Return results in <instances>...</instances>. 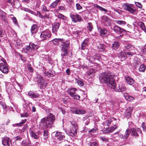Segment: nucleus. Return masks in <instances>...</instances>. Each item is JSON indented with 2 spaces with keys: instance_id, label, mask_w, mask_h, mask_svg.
Listing matches in <instances>:
<instances>
[{
  "instance_id": "f257e3e1",
  "label": "nucleus",
  "mask_w": 146,
  "mask_h": 146,
  "mask_svg": "<svg viewBox=\"0 0 146 146\" xmlns=\"http://www.w3.org/2000/svg\"><path fill=\"white\" fill-rule=\"evenodd\" d=\"M114 76L113 74L107 70L102 73L100 76V80L101 82L105 84L109 83L111 87L112 82H115L113 78Z\"/></svg>"
},
{
  "instance_id": "f03ea898",
  "label": "nucleus",
  "mask_w": 146,
  "mask_h": 146,
  "mask_svg": "<svg viewBox=\"0 0 146 146\" xmlns=\"http://www.w3.org/2000/svg\"><path fill=\"white\" fill-rule=\"evenodd\" d=\"M55 120L54 115L51 113H50L46 118H43L41 120L42 128L46 129L51 127Z\"/></svg>"
},
{
  "instance_id": "7ed1b4c3",
  "label": "nucleus",
  "mask_w": 146,
  "mask_h": 146,
  "mask_svg": "<svg viewBox=\"0 0 146 146\" xmlns=\"http://www.w3.org/2000/svg\"><path fill=\"white\" fill-rule=\"evenodd\" d=\"M113 120L111 119L107 120L104 123V125L105 126H109L112 123L113 126H112L110 128L106 127V130L104 131V133H110L113 131L117 128V126L116 125V119L113 118Z\"/></svg>"
},
{
  "instance_id": "20e7f679",
  "label": "nucleus",
  "mask_w": 146,
  "mask_h": 146,
  "mask_svg": "<svg viewBox=\"0 0 146 146\" xmlns=\"http://www.w3.org/2000/svg\"><path fill=\"white\" fill-rule=\"evenodd\" d=\"M71 124L70 128L67 130V131L69 135L74 137L77 135L78 126L76 122L74 121L71 122Z\"/></svg>"
},
{
  "instance_id": "39448f33",
  "label": "nucleus",
  "mask_w": 146,
  "mask_h": 146,
  "mask_svg": "<svg viewBox=\"0 0 146 146\" xmlns=\"http://www.w3.org/2000/svg\"><path fill=\"white\" fill-rule=\"evenodd\" d=\"M111 87L112 88L114 89L115 91L118 92H122L126 90V88L125 86L123 84H119L118 87H116L115 81L113 82L112 83Z\"/></svg>"
},
{
  "instance_id": "423d86ee",
  "label": "nucleus",
  "mask_w": 146,
  "mask_h": 146,
  "mask_svg": "<svg viewBox=\"0 0 146 146\" xmlns=\"http://www.w3.org/2000/svg\"><path fill=\"white\" fill-rule=\"evenodd\" d=\"M133 5L128 3H126L123 5L124 9L130 13L134 15L136 13V9L133 6Z\"/></svg>"
},
{
  "instance_id": "0eeeda50",
  "label": "nucleus",
  "mask_w": 146,
  "mask_h": 146,
  "mask_svg": "<svg viewBox=\"0 0 146 146\" xmlns=\"http://www.w3.org/2000/svg\"><path fill=\"white\" fill-rule=\"evenodd\" d=\"M36 81L38 83V86L40 89L44 88L47 85V82L43 78L39 75L37 76Z\"/></svg>"
},
{
  "instance_id": "6e6552de",
  "label": "nucleus",
  "mask_w": 146,
  "mask_h": 146,
  "mask_svg": "<svg viewBox=\"0 0 146 146\" xmlns=\"http://www.w3.org/2000/svg\"><path fill=\"white\" fill-rule=\"evenodd\" d=\"M135 54V52L134 50L133 49H131L130 51L127 52H121L119 53L118 57L120 58L121 59V60L122 61L125 59L127 55L129 56H132Z\"/></svg>"
},
{
  "instance_id": "1a4fd4ad",
  "label": "nucleus",
  "mask_w": 146,
  "mask_h": 146,
  "mask_svg": "<svg viewBox=\"0 0 146 146\" xmlns=\"http://www.w3.org/2000/svg\"><path fill=\"white\" fill-rule=\"evenodd\" d=\"M129 127L126 130L125 132H123L119 134V136L121 138L123 139H127L130 133V131L129 130L130 125H133V124L131 122L129 123Z\"/></svg>"
},
{
  "instance_id": "9d476101",
  "label": "nucleus",
  "mask_w": 146,
  "mask_h": 146,
  "mask_svg": "<svg viewBox=\"0 0 146 146\" xmlns=\"http://www.w3.org/2000/svg\"><path fill=\"white\" fill-rule=\"evenodd\" d=\"M50 36V32L48 30L42 31L40 34V38L42 40H47Z\"/></svg>"
},
{
  "instance_id": "9b49d317",
  "label": "nucleus",
  "mask_w": 146,
  "mask_h": 146,
  "mask_svg": "<svg viewBox=\"0 0 146 146\" xmlns=\"http://www.w3.org/2000/svg\"><path fill=\"white\" fill-rule=\"evenodd\" d=\"M101 21L102 23L106 26H110L111 25V20L108 16L104 15L101 17Z\"/></svg>"
},
{
  "instance_id": "f8f14e48",
  "label": "nucleus",
  "mask_w": 146,
  "mask_h": 146,
  "mask_svg": "<svg viewBox=\"0 0 146 146\" xmlns=\"http://www.w3.org/2000/svg\"><path fill=\"white\" fill-rule=\"evenodd\" d=\"M69 90L70 91H68V93L72 98L76 100H79L80 98V96L76 93L73 92H74L76 91V88H70Z\"/></svg>"
},
{
  "instance_id": "ddd939ff",
  "label": "nucleus",
  "mask_w": 146,
  "mask_h": 146,
  "mask_svg": "<svg viewBox=\"0 0 146 146\" xmlns=\"http://www.w3.org/2000/svg\"><path fill=\"white\" fill-rule=\"evenodd\" d=\"M129 130L131 132V135H132L135 137L138 136L139 134L141 135L142 132L140 128H130V127Z\"/></svg>"
},
{
  "instance_id": "4468645a",
  "label": "nucleus",
  "mask_w": 146,
  "mask_h": 146,
  "mask_svg": "<svg viewBox=\"0 0 146 146\" xmlns=\"http://www.w3.org/2000/svg\"><path fill=\"white\" fill-rule=\"evenodd\" d=\"M98 30L100 35L102 36H106L109 34V31L106 28L99 27H98Z\"/></svg>"
},
{
  "instance_id": "2eb2a0df",
  "label": "nucleus",
  "mask_w": 146,
  "mask_h": 146,
  "mask_svg": "<svg viewBox=\"0 0 146 146\" xmlns=\"http://www.w3.org/2000/svg\"><path fill=\"white\" fill-rule=\"evenodd\" d=\"M70 17L72 19V21L75 22L82 21V18L81 16L76 14H72L71 13L70 14Z\"/></svg>"
},
{
  "instance_id": "dca6fc26",
  "label": "nucleus",
  "mask_w": 146,
  "mask_h": 146,
  "mask_svg": "<svg viewBox=\"0 0 146 146\" xmlns=\"http://www.w3.org/2000/svg\"><path fill=\"white\" fill-rule=\"evenodd\" d=\"M2 141L4 146H12L11 140L9 137H5L3 139Z\"/></svg>"
},
{
  "instance_id": "f3484780",
  "label": "nucleus",
  "mask_w": 146,
  "mask_h": 146,
  "mask_svg": "<svg viewBox=\"0 0 146 146\" xmlns=\"http://www.w3.org/2000/svg\"><path fill=\"white\" fill-rule=\"evenodd\" d=\"M7 13L0 9V17L1 19L5 23L8 22L7 19Z\"/></svg>"
},
{
  "instance_id": "a211bd4d",
  "label": "nucleus",
  "mask_w": 146,
  "mask_h": 146,
  "mask_svg": "<svg viewBox=\"0 0 146 146\" xmlns=\"http://www.w3.org/2000/svg\"><path fill=\"white\" fill-rule=\"evenodd\" d=\"M7 64H3L2 62L0 63V70L4 73H7L8 72V69L7 66Z\"/></svg>"
},
{
  "instance_id": "6ab92c4d",
  "label": "nucleus",
  "mask_w": 146,
  "mask_h": 146,
  "mask_svg": "<svg viewBox=\"0 0 146 146\" xmlns=\"http://www.w3.org/2000/svg\"><path fill=\"white\" fill-rule=\"evenodd\" d=\"M39 47L38 45L36 43H30L29 46H27L26 47L27 50H29V49L31 50H35L38 49Z\"/></svg>"
},
{
  "instance_id": "aec40b11",
  "label": "nucleus",
  "mask_w": 146,
  "mask_h": 146,
  "mask_svg": "<svg viewBox=\"0 0 146 146\" xmlns=\"http://www.w3.org/2000/svg\"><path fill=\"white\" fill-rule=\"evenodd\" d=\"M60 45L62 46V48H64V49H67L70 45V42L69 40L63 41L62 39Z\"/></svg>"
},
{
  "instance_id": "412c9836",
  "label": "nucleus",
  "mask_w": 146,
  "mask_h": 146,
  "mask_svg": "<svg viewBox=\"0 0 146 146\" xmlns=\"http://www.w3.org/2000/svg\"><path fill=\"white\" fill-rule=\"evenodd\" d=\"M60 25L59 22H56L54 23L52 26V32L55 34L57 32Z\"/></svg>"
},
{
  "instance_id": "4be33fe9",
  "label": "nucleus",
  "mask_w": 146,
  "mask_h": 146,
  "mask_svg": "<svg viewBox=\"0 0 146 146\" xmlns=\"http://www.w3.org/2000/svg\"><path fill=\"white\" fill-rule=\"evenodd\" d=\"M125 80L126 83L130 85H132L134 82V80L133 78L129 76L125 77Z\"/></svg>"
},
{
  "instance_id": "5701e85b",
  "label": "nucleus",
  "mask_w": 146,
  "mask_h": 146,
  "mask_svg": "<svg viewBox=\"0 0 146 146\" xmlns=\"http://www.w3.org/2000/svg\"><path fill=\"white\" fill-rule=\"evenodd\" d=\"M113 29L115 32L118 34H121L125 31L124 29L116 25L113 26Z\"/></svg>"
},
{
  "instance_id": "b1692460",
  "label": "nucleus",
  "mask_w": 146,
  "mask_h": 146,
  "mask_svg": "<svg viewBox=\"0 0 146 146\" xmlns=\"http://www.w3.org/2000/svg\"><path fill=\"white\" fill-rule=\"evenodd\" d=\"M28 95L31 98H36L39 97V94L36 92H34L32 91H29L28 94Z\"/></svg>"
},
{
  "instance_id": "393cba45",
  "label": "nucleus",
  "mask_w": 146,
  "mask_h": 146,
  "mask_svg": "<svg viewBox=\"0 0 146 146\" xmlns=\"http://www.w3.org/2000/svg\"><path fill=\"white\" fill-rule=\"evenodd\" d=\"M89 42V39H86L84 40L82 43L81 45V48L82 49L84 50L86 46L88 45Z\"/></svg>"
},
{
  "instance_id": "a878e982",
  "label": "nucleus",
  "mask_w": 146,
  "mask_h": 146,
  "mask_svg": "<svg viewBox=\"0 0 146 146\" xmlns=\"http://www.w3.org/2000/svg\"><path fill=\"white\" fill-rule=\"evenodd\" d=\"M55 137L56 138L60 141L62 140L64 137L63 134L61 132H56L55 134Z\"/></svg>"
},
{
  "instance_id": "bb28decb",
  "label": "nucleus",
  "mask_w": 146,
  "mask_h": 146,
  "mask_svg": "<svg viewBox=\"0 0 146 146\" xmlns=\"http://www.w3.org/2000/svg\"><path fill=\"white\" fill-rule=\"evenodd\" d=\"M132 112V109L130 108H129L125 111V114L127 117L128 118L131 116Z\"/></svg>"
},
{
  "instance_id": "cd10ccee",
  "label": "nucleus",
  "mask_w": 146,
  "mask_h": 146,
  "mask_svg": "<svg viewBox=\"0 0 146 146\" xmlns=\"http://www.w3.org/2000/svg\"><path fill=\"white\" fill-rule=\"evenodd\" d=\"M120 43L118 41L114 42L112 44V48L113 49L117 50L119 47Z\"/></svg>"
},
{
  "instance_id": "c85d7f7f",
  "label": "nucleus",
  "mask_w": 146,
  "mask_h": 146,
  "mask_svg": "<svg viewBox=\"0 0 146 146\" xmlns=\"http://www.w3.org/2000/svg\"><path fill=\"white\" fill-rule=\"evenodd\" d=\"M61 51V56L62 58H63L64 56L67 55L68 53V50L67 49H64V48H62Z\"/></svg>"
},
{
  "instance_id": "c756f323",
  "label": "nucleus",
  "mask_w": 146,
  "mask_h": 146,
  "mask_svg": "<svg viewBox=\"0 0 146 146\" xmlns=\"http://www.w3.org/2000/svg\"><path fill=\"white\" fill-rule=\"evenodd\" d=\"M86 113V111L82 108H77V114H83Z\"/></svg>"
},
{
  "instance_id": "7c9ffc66",
  "label": "nucleus",
  "mask_w": 146,
  "mask_h": 146,
  "mask_svg": "<svg viewBox=\"0 0 146 146\" xmlns=\"http://www.w3.org/2000/svg\"><path fill=\"white\" fill-rule=\"evenodd\" d=\"M38 30V28L37 25L35 24H34L31 27V32L33 34H35L37 33Z\"/></svg>"
},
{
  "instance_id": "2f4dec72",
  "label": "nucleus",
  "mask_w": 146,
  "mask_h": 146,
  "mask_svg": "<svg viewBox=\"0 0 146 146\" xmlns=\"http://www.w3.org/2000/svg\"><path fill=\"white\" fill-rule=\"evenodd\" d=\"M124 96L125 99L127 100L132 101L135 100L134 97L128 95L127 93H125L124 94Z\"/></svg>"
},
{
  "instance_id": "473e14b6",
  "label": "nucleus",
  "mask_w": 146,
  "mask_h": 146,
  "mask_svg": "<svg viewBox=\"0 0 146 146\" xmlns=\"http://www.w3.org/2000/svg\"><path fill=\"white\" fill-rule=\"evenodd\" d=\"M138 25L141 29L146 33V28L145 27L144 23L142 22L139 21L138 23Z\"/></svg>"
},
{
  "instance_id": "72a5a7b5",
  "label": "nucleus",
  "mask_w": 146,
  "mask_h": 146,
  "mask_svg": "<svg viewBox=\"0 0 146 146\" xmlns=\"http://www.w3.org/2000/svg\"><path fill=\"white\" fill-rule=\"evenodd\" d=\"M31 136L33 138L37 139L39 138V136H38L33 131L31 130L30 131Z\"/></svg>"
},
{
  "instance_id": "f704fd0d",
  "label": "nucleus",
  "mask_w": 146,
  "mask_h": 146,
  "mask_svg": "<svg viewBox=\"0 0 146 146\" xmlns=\"http://www.w3.org/2000/svg\"><path fill=\"white\" fill-rule=\"evenodd\" d=\"M62 39L59 38H55L52 40V43L56 45L58 44H60V43L61 42Z\"/></svg>"
},
{
  "instance_id": "c9c22d12",
  "label": "nucleus",
  "mask_w": 146,
  "mask_h": 146,
  "mask_svg": "<svg viewBox=\"0 0 146 146\" xmlns=\"http://www.w3.org/2000/svg\"><path fill=\"white\" fill-rule=\"evenodd\" d=\"M30 141L29 140H23L22 143V146H30Z\"/></svg>"
},
{
  "instance_id": "e433bc0d",
  "label": "nucleus",
  "mask_w": 146,
  "mask_h": 146,
  "mask_svg": "<svg viewBox=\"0 0 146 146\" xmlns=\"http://www.w3.org/2000/svg\"><path fill=\"white\" fill-rule=\"evenodd\" d=\"M94 7H96L100 11H104L106 13L108 12V11L107 10H106V9L103 8L102 7H101L97 5L96 4H95L94 5Z\"/></svg>"
},
{
  "instance_id": "4c0bfd02",
  "label": "nucleus",
  "mask_w": 146,
  "mask_h": 146,
  "mask_svg": "<svg viewBox=\"0 0 146 146\" xmlns=\"http://www.w3.org/2000/svg\"><path fill=\"white\" fill-rule=\"evenodd\" d=\"M115 22L117 24L121 26L124 25L126 23L125 21L122 20H116Z\"/></svg>"
},
{
  "instance_id": "58836bf2",
  "label": "nucleus",
  "mask_w": 146,
  "mask_h": 146,
  "mask_svg": "<svg viewBox=\"0 0 146 146\" xmlns=\"http://www.w3.org/2000/svg\"><path fill=\"white\" fill-rule=\"evenodd\" d=\"M57 16L58 18L61 19L63 20L66 21L67 19V18L66 17L63 15L62 14L60 13H58V14L57 15H56Z\"/></svg>"
},
{
  "instance_id": "ea45409f",
  "label": "nucleus",
  "mask_w": 146,
  "mask_h": 146,
  "mask_svg": "<svg viewBox=\"0 0 146 146\" xmlns=\"http://www.w3.org/2000/svg\"><path fill=\"white\" fill-rule=\"evenodd\" d=\"M98 48L100 51H104L105 49L104 45L102 44H99L98 46Z\"/></svg>"
},
{
  "instance_id": "a19ab883",
  "label": "nucleus",
  "mask_w": 146,
  "mask_h": 146,
  "mask_svg": "<svg viewBox=\"0 0 146 146\" xmlns=\"http://www.w3.org/2000/svg\"><path fill=\"white\" fill-rule=\"evenodd\" d=\"M76 80H77V83L78 85L81 86H84V83L82 79L78 78Z\"/></svg>"
},
{
  "instance_id": "79ce46f5",
  "label": "nucleus",
  "mask_w": 146,
  "mask_h": 146,
  "mask_svg": "<svg viewBox=\"0 0 146 146\" xmlns=\"http://www.w3.org/2000/svg\"><path fill=\"white\" fill-rule=\"evenodd\" d=\"M146 67L144 64H142L140 66L139 70L140 71L143 72L145 70Z\"/></svg>"
},
{
  "instance_id": "37998d69",
  "label": "nucleus",
  "mask_w": 146,
  "mask_h": 146,
  "mask_svg": "<svg viewBox=\"0 0 146 146\" xmlns=\"http://www.w3.org/2000/svg\"><path fill=\"white\" fill-rule=\"evenodd\" d=\"M44 138L46 139L48 138V131L47 130H44Z\"/></svg>"
},
{
  "instance_id": "c03bdc74",
  "label": "nucleus",
  "mask_w": 146,
  "mask_h": 146,
  "mask_svg": "<svg viewBox=\"0 0 146 146\" xmlns=\"http://www.w3.org/2000/svg\"><path fill=\"white\" fill-rule=\"evenodd\" d=\"M87 28L90 31H91L93 29L92 25L91 23H88Z\"/></svg>"
},
{
  "instance_id": "a18cd8bd",
  "label": "nucleus",
  "mask_w": 146,
  "mask_h": 146,
  "mask_svg": "<svg viewBox=\"0 0 146 146\" xmlns=\"http://www.w3.org/2000/svg\"><path fill=\"white\" fill-rule=\"evenodd\" d=\"M45 75L49 77H52L54 76V74L53 73L47 72H45Z\"/></svg>"
},
{
  "instance_id": "49530a36",
  "label": "nucleus",
  "mask_w": 146,
  "mask_h": 146,
  "mask_svg": "<svg viewBox=\"0 0 146 146\" xmlns=\"http://www.w3.org/2000/svg\"><path fill=\"white\" fill-rule=\"evenodd\" d=\"M71 111L75 114H77V108L72 107L70 108Z\"/></svg>"
},
{
  "instance_id": "de8ad7c7",
  "label": "nucleus",
  "mask_w": 146,
  "mask_h": 146,
  "mask_svg": "<svg viewBox=\"0 0 146 146\" xmlns=\"http://www.w3.org/2000/svg\"><path fill=\"white\" fill-rule=\"evenodd\" d=\"M132 47V45L129 44H127L125 45V47L127 49H129Z\"/></svg>"
},
{
  "instance_id": "09e8293b",
  "label": "nucleus",
  "mask_w": 146,
  "mask_h": 146,
  "mask_svg": "<svg viewBox=\"0 0 146 146\" xmlns=\"http://www.w3.org/2000/svg\"><path fill=\"white\" fill-rule=\"evenodd\" d=\"M90 146H99L98 143L96 142H90Z\"/></svg>"
},
{
  "instance_id": "8fccbe9b",
  "label": "nucleus",
  "mask_w": 146,
  "mask_h": 146,
  "mask_svg": "<svg viewBox=\"0 0 146 146\" xmlns=\"http://www.w3.org/2000/svg\"><path fill=\"white\" fill-rule=\"evenodd\" d=\"M37 15L42 19H43L44 18V17L42 15L40 11H37Z\"/></svg>"
},
{
  "instance_id": "3c124183",
  "label": "nucleus",
  "mask_w": 146,
  "mask_h": 146,
  "mask_svg": "<svg viewBox=\"0 0 146 146\" xmlns=\"http://www.w3.org/2000/svg\"><path fill=\"white\" fill-rule=\"evenodd\" d=\"M26 121V119H25L24 120H22L20 123H19L17 124V125L19 126H21L23 125V124L25 123Z\"/></svg>"
},
{
  "instance_id": "603ef678",
  "label": "nucleus",
  "mask_w": 146,
  "mask_h": 146,
  "mask_svg": "<svg viewBox=\"0 0 146 146\" xmlns=\"http://www.w3.org/2000/svg\"><path fill=\"white\" fill-rule=\"evenodd\" d=\"M142 94L146 97V88H143Z\"/></svg>"
},
{
  "instance_id": "864d4df0",
  "label": "nucleus",
  "mask_w": 146,
  "mask_h": 146,
  "mask_svg": "<svg viewBox=\"0 0 146 146\" xmlns=\"http://www.w3.org/2000/svg\"><path fill=\"white\" fill-rule=\"evenodd\" d=\"M41 8L42 10L44 11L48 12L49 11L47 9L46 7L45 6L43 5L41 7Z\"/></svg>"
},
{
  "instance_id": "5fc2aeb1",
  "label": "nucleus",
  "mask_w": 146,
  "mask_h": 146,
  "mask_svg": "<svg viewBox=\"0 0 146 146\" xmlns=\"http://www.w3.org/2000/svg\"><path fill=\"white\" fill-rule=\"evenodd\" d=\"M57 5V4L54 1L50 5V7L51 8H54Z\"/></svg>"
},
{
  "instance_id": "6e6d98bb",
  "label": "nucleus",
  "mask_w": 146,
  "mask_h": 146,
  "mask_svg": "<svg viewBox=\"0 0 146 146\" xmlns=\"http://www.w3.org/2000/svg\"><path fill=\"white\" fill-rule=\"evenodd\" d=\"M141 127L143 130L146 131V123H143L142 124Z\"/></svg>"
},
{
  "instance_id": "4d7b16f0",
  "label": "nucleus",
  "mask_w": 146,
  "mask_h": 146,
  "mask_svg": "<svg viewBox=\"0 0 146 146\" xmlns=\"http://www.w3.org/2000/svg\"><path fill=\"white\" fill-rule=\"evenodd\" d=\"M4 125L3 124H0V129H1L0 130V131L3 132V131L4 130Z\"/></svg>"
},
{
  "instance_id": "13d9d810",
  "label": "nucleus",
  "mask_w": 146,
  "mask_h": 146,
  "mask_svg": "<svg viewBox=\"0 0 146 146\" xmlns=\"http://www.w3.org/2000/svg\"><path fill=\"white\" fill-rule=\"evenodd\" d=\"M22 139V137L20 136H17L14 138V140L15 141H17L21 140Z\"/></svg>"
},
{
  "instance_id": "bf43d9fd",
  "label": "nucleus",
  "mask_w": 146,
  "mask_h": 146,
  "mask_svg": "<svg viewBox=\"0 0 146 146\" xmlns=\"http://www.w3.org/2000/svg\"><path fill=\"white\" fill-rule=\"evenodd\" d=\"M135 4L137 6L140 8H141L142 7V5L140 3L137 2H135Z\"/></svg>"
},
{
  "instance_id": "052dcab7",
  "label": "nucleus",
  "mask_w": 146,
  "mask_h": 146,
  "mask_svg": "<svg viewBox=\"0 0 146 146\" xmlns=\"http://www.w3.org/2000/svg\"><path fill=\"white\" fill-rule=\"evenodd\" d=\"M1 104L4 109H5V110L7 108V107H8L5 104L2 102L1 103Z\"/></svg>"
},
{
  "instance_id": "680f3d73",
  "label": "nucleus",
  "mask_w": 146,
  "mask_h": 146,
  "mask_svg": "<svg viewBox=\"0 0 146 146\" xmlns=\"http://www.w3.org/2000/svg\"><path fill=\"white\" fill-rule=\"evenodd\" d=\"M76 8L78 10H80L82 8V6L79 3H77L76 5Z\"/></svg>"
},
{
  "instance_id": "e2e57ef3",
  "label": "nucleus",
  "mask_w": 146,
  "mask_h": 146,
  "mask_svg": "<svg viewBox=\"0 0 146 146\" xmlns=\"http://www.w3.org/2000/svg\"><path fill=\"white\" fill-rule=\"evenodd\" d=\"M89 117L88 116H85L83 117L82 119V121L83 122H85L87 120V119H88Z\"/></svg>"
},
{
  "instance_id": "0e129e2a",
  "label": "nucleus",
  "mask_w": 146,
  "mask_h": 146,
  "mask_svg": "<svg viewBox=\"0 0 146 146\" xmlns=\"http://www.w3.org/2000/svg\"><path fill=\"white\" fill-rule=\"evenodd\" d=\"M4 35L3 31L2 29L0 28V37H2Z\"/></svg>"
},
{
  "instance_id": "69168bd1",
  "label": "nucleus",
  "mask_w": 146,
  "mask_h": 146,
  "mask_svg": "<svg viewBox=\"0 0 146 146\" xmlns=\"http://www.w3.org/2000/svg\"><path fill=\"white\" fill-rule=\"evenodd\" d=\"M65 9V8L63 6H60L58 7V10H64Z\"/></svg>"
},
{
  "instance_id": "338daca9",
  "label": "nucleus",
  "mask_w": 146,
  "mask_h": 146,
  "mask_svg": "<svg viewBox=\"0 0 146 146\" xmlns=\"http://www.w3.org/2000/svg\"><path fill=\"white\" fill-rule=\"evenodd\" d=\"M44 18L45 19H49L50 18V16L49 14H45L44 16Z\"/></svg>"
},
{
  "instance_id": "774afa93",
  "label": "nucleus",
  "mask_w": 146,
  "mask_h": 146,
  "mask_svg": "<svg viewBox=\"0 0 146 146\" xmlns=\"http://www.w3.org/2000/svg\"><path fill=\"white\" fill-rule=\"evenodd\" d=\"M66 73L67 75H69L70 74V70L69 68H68L67 69L66 71Z\"/></svg>"
}]
</instances>
